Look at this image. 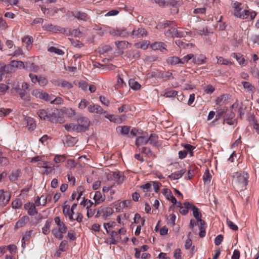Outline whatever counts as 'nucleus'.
Masks as SVG:
<instances>
[{"label":"nucleus","instance_id":"nucleus-58","mask_svg":"<svg viewBox=\"0 0 259 259\" xmlns=\"http://www.w3.org/2000/svg\"><path fill=\"white\" fill-rule=\"evenodd\" d=\"M227 224L230 229L233 231H237L238 229L237 226L234 224L231 220H229L228 219H227Z\"/></svg>","mask_w":259,"mask_h":259},{"label":"nucleus","instance_id":"nucleus-60","mask_svg":"<svg viewBox=\"0 0 259 259\" xmlns=\"http://www.w3.org/2000/svg\"><path fill=\"white\" fill-rule=\"evenodd\" d=\"M120 129V132L122 135H128L130 130V127L127 126H123L119 127Z\"/></svg>","mask_w":259,"mask_h":259},{"label":"nucleus","instance_id":"nucleus-63","mask_svg":"<svg viewBox=\"0 0 259 259\" xmlns=\"http://www.w3.org/2000/svg\"><path fill=\"white\" fill-rule=\"evenodd\" d=\"M204 90L206 94H211L214 92V88L211 84H208L204 88Z\"/></svg>","mask_w":259,"mask_h":259},{"label":"nucleus","instance_id":"nucleus-12","mask_svg":"<svg viewBox=\"0 0 259 259\" xmlns=\"http://www.w3.org/2000/svg\"><path fill=\"white\" fill-rule=\"evenodd\" d=\"M72 16L79 20L87 21L89 19L88 15L81 11H75L72 13Z\"/></svg>","mask_w":259,"mask_h":259},{"label":"nucleus","instance_id":"nucleus-46","mask_svg":"<svg viewBox=\"0 0 259 259\" xmlns=\"http://www.w3.org/2000/svg\"><path fill=\"white\" fill-rule=\"evenodd\" d=\"M48 51L52 53H55V54H57L59 55H62L64 54V52L62 50L57 49L54 47H50L48 49Z\"/></svg>","mask_w":259,"mask_h":259},{"label":"nucleus","instance_id":"nucleus-27","mask_svg":"<svg viewBox=\"0 0 259 259\" xmlns=\"http://www.w3.org/2000/svg\"><path fill=\"white\" fill-rule=\"evenodd\" d=\"M186 170L185 169H182L180 170L176 171L172 174L170 176H169V177L173 180H177L179 178H181L182 176L186 172Z\"/></svg>","mask_w":259,"mask_h":259},{"label":"nucleus","instance_id":"nucleus-29","mask_svg":"<svg viewBox=\"0 0 259 259\" xmlns=\"http://www.w3.org/2000/svg\"><path fill=\"white\" fill-rule=\"evenodd\" d=\"M190 207V209H191L193 211V215L196 220L201 218V213L200 212L199 209L198 207L195 206L192 203L191 204V206Z\"/></svg>","mask_w":259,"mask_h":259},{"label":"nucleus","instance_id":"nucleus-8","mask_svg":"<svg viewBox=\"0 0 259 259\" xmlns=\"http://www.w3.org/2000/svg\"><path fill=\"white\" fill-rule=\"evenodd\" d=\"M147 31L143 28H135L131 33V36L133 38H140L146 36Z\"/></svg>","mask_w":259,"mask_h":259},{"label":"nucleus","instance_id":"nucleus-34","mask_svg":"<svg viewBox=\"0 0 259 259\" xmlns=\"http://www.w3.org/2000/svg\"><path fill=\"white\" fill-rule=\"evenodd\" d=\"M211 175L209 172V170L208 168H207L204 174L203 177V180L204 184H209L211 180Z\"/></svg>","mask_w":259,"mask_h":259},{"label":"nucleus","instance_id":"nucleus-56","mask_svg":"<svg viewBox=\"0 0 259 259\" xmlns=\"http://www.w3.org/2000/svg\"><path fill=\"white\" fill-rule=\"evenodd\" d=\"M54 166L52 165H43L42 167L46 168L47 169L44 172V174L49 175L50 174H51L53 171L54 170Z\"/></svg>","mask_w":259,"mask_h":259},{"label":"nucleus","instance_id":"nucleus-38","mask_svg":"<svg viewBox=\"0 0 259 259\" xmlns=\"http://www.w3.org/2000/svg\"><path fill=\"white\" fill-rule=\"evenodd\" d=\"M241 83L243 86V88L247 89L248 91L254 92L255 89V87L250 82L247 81H242Z\"/></svg>","mask_w":259,"mask_h":259},{"label":"nucleus","instance_id":"nucleus-37","mask_svg":"<svg viewBox=\"0 0 259 259\" xmlns=\"http://www.w3.org/2000/svg\"><path fill=\"white\" fill-rule=\"evenodd\" d=\"M149 45H150L149 41L144 40L143 41L135 44V46L137 48H140V49H142L143 50H146L148 48V47Z\"/></svg>","mask_w":259,"mask_h":259},{"label":"nucleus","instance_id":"nucleus-6","mask_svg":"<svg viewBox=\"0 0 259 259\" xmlns=\"http://www.w3.org/2000/svg\"><path fill=\"white\" fill-rule=\"evenodd\" d=\"M32 94L36 98L42 99L46 101H51L53 99V95L50 96L47 93L41 91L39 90H33Z\"/></svg>","mask_w":259,"mask_h":259},{"label":"nucleus","instance_id":"nucleus-26","mask_svg":"<svg viewBox=\"0 0 259 259\" xmlns=\"http://www.w3.org/2000/svg\"><path fill=\"white\" fill-rule=\"evenodd\" d=\"M141 152L146 155V156L151 157L155 158V155L153 154L150 148L148 147H143L140 149Z\"/></svg>","mask_w":259,"mask_h":259},{"label":"nucleus","instance_id":"nucleus-7","mask_svg":"<svg viewBox=\"0 0 259 259\" xmlns=\"http://www.w3.org/2000/svg\"><path fill=\"white\" fill-rule=\"evenodd\" d=\"M77 122L80 127L81 132L88 128L90 126V121L89 119L85 117L80 116L77 117Z\"/></svg>","mask_w":259,"mask_h":259},{"label":"nucleus","instance_id":"nucleus-2","mask_svg":"<svg viewBox=\"0 0 259 259\" xmlns=\"http://www.w3.org/2000/svg\"><path fill=\"white\" fill-rule=\"evenodd\" d=\"M54 221L58 226V229H54L52 230V234L56 238L61 240L63 237V234L66 232L67 227L64 223L61 222L59 217H56L54 219Z\"/></svg>","mask_w":259,"mask_h":259},{"label":"nucleus","instance_id":"nucleus-19","mask_svg":"<svg viewBox=\"0 0 259 259\" xmlns=\"http://www.w3.org/2000/svg\"><path fill=\"white\" fill-rule=\"evenodd\" d=\"M93 199L95 201V206L104 200V198L102 197L101 193L100 191L95 192L93 195Z\"/></svg>","mask_w":259,"mask_h":259},{"label":"nucleus","instance_id":"nucleus-48","mask_svg":"<svg viewBox=\"0 0 259 259\" xmlns=\"http://www.w3.org/2000/svg\"><path fill=\"white\" fill-rule=\"evenodd\" d=\"M176 33H177V29H176L174 27H171L170 29H168L166 32L165 34L168 36H172V37H175L176 35Z\"/></svg>","mask_w":259,"mask_h":259},{"label":"nucleus","instance_id":"nucleus-45","mask_svg":"<svg viewBox=\"0 0 259 259\" xmlns=\"http://www.w3.org/2000/svg\"><path fill=\"white\" fill-rule=\"evenodd\" d=\"M250 122L253 123V128L255 130L256 132L259 134V124L256 122L254 116H250L249 118Z\"/></svg>","mask_w":259,"mask_h":259},{"label":"nucleus","instance_id":"nucleus-22","mask_svg":"<svg viewBox=\"0 0 259 259\" xmlns=\"http://www.w3.org/2000/svg\"><path fill=\"white\" fill-rule=\"evenodd\" d=\"M191 203L186 202L184 203V206L181 207L180 208V212L182 215H186L188 212V209H190L191 206Z\"/></svg>","mask_w":259,"mask_h":259},{"label":"nucleus","instance_id":"nucleus-42","mask_svg":"<svg viewBox=\"0 0 259 259\" xmlns=\"http://www.w3.org/2000/svg\"><path fill=\"white\" fill-rule=\"evenodd\" d=\"M45 29L48 30L49 31L57 32V31H62L63 29H58L56 26H53L52 24H47L43 26Z\"/></svg>","mask_w":259,"mask_h":259},{"label":"nucleus","instance_id":"nucleus-23","mask_svg":"<svg viewBox=\"0 0 259 259\" xmlns=\"http://www.w3.org/2000/svg\"><path fill=\"white\" fill-rule=\"evenodd\" d=\"M167 62L168 64L171 65H176L179 64H181L182 62L181 61V59L179 57L172 56L168 58L167 59Z\"/></svg>","mask_w":259,"mask_h":259},{"label":"nucleus","instance_id":"nucleus-16","mask_svg":"<svg viewBox=\"0 0 259 259\" xmlns=\"http://www.w3.org/2000/svg\"><path fill=\"white\" fill-rule=\"evenodd\" d=\"M64 127L68 132L76 131L80 132V127L78 124L70 123L64 125Z\"/></svg>","mask_w":259,"mask_h":259},{"label":"nucleus","instance_id":"nucleus-1","mask_svg":"<svg viewBox=\"0 0 259 259\" xmlns=\"http://www.w3.org/2000/svg\"><path fill=\"white\" fill-rule=\"evenodd\" d=\"M232 184L237 191H242L246 189L249 176L244 171L237 172L232 176Z\"/></svg>","mask_w":259,"mask_h":259},{"label":"nucleus","instance_id":"nucleus-35","mask_svg":"<svg viewBox=\"0 0 259 259\" xmlns=\"http://www.w3.org/2000/svg\"><path fill=\"white\" fill-rule=\"evenodd\" d=\"M130 87L134 90H138L141 88L140 84L133 79H130L128 81Z\"/></svg>","mask_w":259,"mask_h":259},{"label":"nucleus","instance_id":"nucleus-43","mask_svg":"<svg viewBox=\"0 0 259 259\" xmlns=\"http://www.w3.org/2000/svg\"><path fill=\"white\" fill-rule=\"evenodd\" d=\"M58 85H60L63 88H65L68 89H71L73 87L72 84L70 82L63 80H61L59 81Z\"/></svg>","mask_w":259,"mask_h":259},{"label":"nucleus","instance_id":"nucleus-9","mask_svg":"<svg viewBox=\"0 0 259 259\" xmlns=\"http://www.w3.org/2000/svg\"><path fill=\"white\" fill-rule=\"evenodd\" d=\"M10 198L11 195L10 193L4 190H0V205L5 206L9 203Z\"/></svg>","mask_w":259,"mask_h":259},{"label":"nucleus","instance_id":"nucleus-62","mask_svg":"<svg viewBox=\"0 0 259 259\" xmlns=\"http://www.w3.org/2000/svg\"><path fill=\"white\" fill-rule=\"evenodd\" d=\"M192 32L191 31L188 32V31H178L177 30V33H176V35L175 37H186L187 35L191 34Z\"/></svg>","mask_w":259,"mask_h":259},{"label":"nucleus","instance_id":"nucleus-14","mask_svg":"<svg viewBox=\"0 0 259 259\" xmlns=\"http://www.w3.org/2000/svg\"><path fill=\"white\" fill-rule=\"evenodd\" d=\"M206 58L202 54L194 56L193 55L192 62L196 64L201 65L206 62Z\"/></svg>","mask_w":259,"mask_h":259},{"label":"nucleus","instance_id":"nucleus-52","mask_svg":"<svg viewBox=\"0 0 259 259\" xmlns=\"http://www.w3.org/2000/svg\"><path fill=\"white\" fill-rule=\"evenodd\" d=\"M66 158V155L65 154H63L62 155H56L55 157L54 160L55 161V162L56 163H60V162H63L64 161H65Z\"/></svg>","mask_w":259,"mask_h":259},{"label":"nucleus","instance_id":"nucleus-54","mask_svg":"<svg viewBox=\"0 0 259 259\" xmlns=\"http://www.w3.org/2000/svg\"><path fill=\"white\" fill-rule=\"evenodd\" d=\"M54 98V96L53 95V99L51 101V104L59 105V104H61L63 103V100L62 99V98L59 97H56L55 98Z\"/></svg>","mask_w":259,"mask_h":259},{"label":"nucleus","instance_id":"nucleus-53","mask_svg":"<svg viewBox=\"0 0 259 259\" xmlns=\"http://www.w3.org/2000/svg\"><path fill=\"white\" fill-rule=\"evenodd\" d=\"M90 103L85 99H82L79 103L78 108L80 109H83L89 106Z\"/></svg>","mask_w":259,"mask_h":259},{"label":"nucleus","instance_id":"nucleus-15","mask_svg":"<svg viewBox=\"0 0 259 259\" xmlns=\"http://www.w3.org/2000/svg\"><path fill=\"white\" fill-rule=\"evenodd\" d=\"M29 221V218L28 216H23L16 223L15 229H18L23 227Z\"/></svg>","mask_w":259,"mask_h":259},{"label":"nucleus","instance_id":"nucleus-44","mask_svg":"<svg viewBox=\"0 0 259 259\" xmlns=\"http://www.w3.org/2000/svg\"><path fill=\"white\" fill-rule=\"evenodd\" d=\"M217 63L222 65H231L232 63L231 61H229L222 57H217Z\"/></svg>","mask_w":259,"mask_h":259},{"label":"nucleus","instance_id":"nucleus-33","mask_svg":"<svg viewBox=\"0 0 259 259\" xmlns=\"http://www.w3.org/2000/svg\"><path fill=\"white\" fill-rule=\"evenodd\" d=\"M49 112V119L48 121H50L51 122H54L56 120H57L58 118V109H55L53 112H50V111H48Z\"/></svg>","mask_w":259,"mask_h":259},{"label":"nucleus","instance_id":"nucleus-40","mask_svg":"<svg viewBox=\"0 0 259 259\" xmlns=\"http://www.w3.org/2000/svg\"><path fill=\"white\" fill-rule=\"evenodd\" d=\"M51 222L52 221L51 220H48L46 221L44 227L42 228V231L44 234L47 235L50 233V228L51 226Z\"/></svg>","mask_w":259,"mask_h":259},{"label":"nucleus","instance_id":"nucleus-5","mask_svg":"<svg viewBox=\"0 0 259 259\" xmlns=\"http://www.w3.org/2000/svg\"><path fill=\"white\" fill-rule=\"evenodd\" d=\"M113 213V209L110 207H100L95 215V218L102 217L106 220Z\"/></svg>","mask_w":259,"mask_h":259},{"label":"nucleus","instance_id":"nucleus-57","mask_svg":"<svg viewBox=\"0 0 259 259\" xmlns=\"http://www.w3.org/2000/svg\"><path fill=\"white\" fill-rule=\"evenodd\" d=\"M193 54H188L185 56H184L183 58L181 59V61L182 62L181 63V64H184L186 62H188L190 60L192 59L193 60Z\"/></svg>","mask_w":259,"mask_h":259},{"label":"nucleus","instance_id":"nucleus-13","mask_svg":"<svg viewBox=\"0 0 259 259\" xmlns=\"http://www.w3.org/2000/svg\"><path fill=\"white\" fill-rule=\"evenodd\" d=\"M24 208L28 211V213L30 215H34L37 213L34 204L30 202L24 204Z\"/></svg>","mask_w":259,"mask_h":259},{"label":"nucleus","instance_id":"nucleus-39","mask_svg":"<svg viewBox=\"0 0 259 259\" xmlns=\"http://www.w3.org/2000/svg\"><path fill=\"white\" fill-rule=\"evenodd\" d=\"M227 110V108L224 109L218 108L217 110V114L215 115V121L219 120L222 116L226 112Z\"/></svg>","mask_w":259,"mask_h":259},{"label":"nucleus","instance_id":"nucleus-18","mask_svg":"<svg viewBox=\"0 0 259 259\" xmlns=\"http://www.w3.org/2000/svg\"><path fill=\"white\" fill-rule=\"evenodd\" d=\"M25 69L28 71L36 72L39 69V67L33 63L26 62Z\"/></svg>","mask_w":259,"mask_h":259},{"label":"nucleus","instance_id":"nucleus-30","mask_svg":"<svg viewBox=\"0 0 259 259\" xmlns=\"http://www.w3.org/2000/svg\"><path fill=\"white\" fill-rule=\"evenodd\" d=\"M148 138L144 136H139L137 138L135 144L137 147H139L140 145L146 144L148 143Z\"/></svg>","mask_w":259,"mask_h":259},{"label":"nucleus","instance_id":"nucleus-3","mask_svg":"<svg viewBox=\"0 0 259 259\" xmlns=\"http://www.w3.org/2000/svg\"><path fill=\"white\" fill-rule=\"evenodd\" d=\"M11 92L12 93H16L18 94L22 99L30 101V97L27 95V92L22 89L21 85L19 82L16 80L13 81L11 83Z\"/></svg>","mask_w":259,"mask_h":259},{"label":"nucleus","instance_id":"nucleus-61","mask_svg":"<svg viewBox=\"0 0 259 259\" xmlns=\"http://www.w3.org/2000/svg\"><path fill=\"white\" fill-rule=\"evenodd\" d=\"M132 203L131 200H126L120 202V207L121 208H126L128 207L131 205Z\"/></svg>","mask_w":259,"mask_h":259},{"label":"nucleus","instance_id":"nucleus-10","mask_svg":"<svg viewBox=\"0 0 259 259\" xmlns=\"http://www.w3.org/2000/svg\"><path fill=\"white\" fill-rule=\"evenodd\" d=\"M110 238L108 241V243L111 244H117L121 240V237L118 235L116 231H112L110 232Z\"/></svg>","mask_w":259,"mask_h":259},{"label":"nucleus","instance_id":"nucleus-59","mask_svg":"<svg viewBox=\"0 0 259 259\" xmlns=\"http://www.w3.org/2000/svg\"><path fill=\"white\" fill-rule=\"evenodd\" d=\"M176 219V217L174 214L169 215L167 218L168 224H169L172 226H174L175 225Z\"/></svg>","mask_w":259,"mask_h":259},{"label":"nucleus","instance_id":"nucleus-55","mask_svg":"<svg viewBox=\"0 0 259 259\" xmlns=\"http://www.w3.org/2000/svg\"><path fill=\"white\" fill-rule=\"evenodd\" d=\"M11 110L9 108H0V116H6L10 114Z\"/></svg>","mask_w":259,"mask_h":259},{"label":"nucleus","instance_id":"nucleus-11","mask_svg":"<svg viewBox=\"0 0 259 259\" xmlns=\"http://www.w3.org/2000/svg\"><path fill=\"white\" fill-rule=\"evenodd\" d=\"M88 110L91 113H96L99 114H106V112L103 108L99 106L95 105H90L88 106Z\"/></svg>","mask_w":259,"mask_h":259},{"label":"nucleus","instance_id":"nucleus-31","mask_svg":"<svg viewBox=\"0 0 259 259\" xmlns=\"http://www.w3.org/2000/svg\"><path fill=\"white\" fill-rule=\"evenodd\" d=\"M175 43L179 48L182 49H187L193 46L192 44L186 43L180 39L176 40Z\"/></svg>","mask_w":259,"mask_h":259},{"label":"nucleus","instance_id":"nucleus-47","mask_svg":"<svg viewBox=\"0 0 259 259\" xmlns=\"http://www.w3.org/2000/svg\"><path fill=\"white\" fill-rule=\"evenodd\" d=\"M115 225H116V223L114 222H112L111 223H104V224H103L104 228L106 230L107 234L110 233L109 230L111 228H114L115 227Z\"/></svg>","mask_w":259,"mask_h":259},{"label":"nucleus","instance_id":"nucleus-24","mask_svg":"<svg viewBox=\"0 0 259 259\" xmlns=\"http://www.w3.org/2000/svg\"><path fill=\"white\" fill-rule=\"evenodd\" d=\"M31 233L32 231L30 230L26 232L25 234L23 237L21 242H22V247L23 248L25 247L26 242L29 241L31 237Z\"/></svg>","mask_w":259,"mask_h":259},{"label":"nucleus","instance_id":"nucleus-20","mask_svg":"<svg viewBox=\"0 0 259 259\" xmlns=\"http://www.w3.org/2000/svg\"><path fill=\"white\" fill-rule=\"evenodd\" d=\"M165 45L163 42H155L152 44L151 48L153 50H159L160 51L163 52V50L165 49Z\"/></svg>","mask_w":259,"mask_h":259},{"label":"nucleus","instance_id":"nucleus-28","mask_svg":"<svg viewBox=\"0 0 259 259\" xmlns=\"http://www.w3.org/2000/svg\"><path fill=\"white\" fill-rule=\"evenodd\" d=\"M148 143L153 146H156L158 143V137L156 134H151L147 139Z\"/></svg>","mask_w":259,"mask_h":259},{"label":"nucleus","instance_id":"nucleus-21","mask_svg":"<svg viewBox=\"0 0 259 259\" xmlns=\"http://www.w3.org/2000/svg\"><path fill=\"white\" fill-rule=\"evenodd\" d=\"M37 114L41 119L48 121V111H47L45 109H40L37 111Z\"/></svg>","mask_w":259,"mask_h":259},{"label":"nucleus","instance_id":"nucleus-41","mask_svg":"<svg viewBox=\"0 0 259 259\" xmlns=\"http://www.w3.org/2000/svg\"><path fill=\"white\" fill-rule=\"evenodd\" d=\"M228 100V96L226 95H223L218 97L216 99L215 102L217 105H220L221 103H225Z\"/></svg>","mask_w":259,"mask_h":259},{"label":"nucleus","instance_id":"nucleus-49","mask_svg":"<svg viewBox=\"0 0 259 259\" xmlns=\"http://www.w3.org/2000/svg\"><path fill=\"white\" fill-rule=\"evenodd\" d=\"M178 92L175 90H170L164 93L163 96L166 98H173L176 97Z\"/></svg>","mask_w":259,"mask_h":259},{"label":"nucleus","instance_id":"nucleus-64","mask_svg":"<svg viewBox=\"0 0 259 259\" xmlns=\"http://www.w3.org/2000/svg\"><path fill=\"white\" fill-rule=\"evenodd\" d=\"M195 174V168L194 166L190 167L187 174L188 179H191L193 178Z\"/></svg>","mask_w":259,"mask_h":259},{"label":"nucleus","instance_id":"nucleus-32","mask_svg":"<svg viewBox=\"0 0 259 259\" xmlns=\"http://www.w3.org/2000/svg\"><path fill=\"white\" fill-rule=\"evenodd\" d=\"M27 122L26 126L30 130H33L36 127V124L33 119L30 117L25 118Z\"/></svg>","mask_w":259,"mask_h":259},{"label":"nucleus","instance_id":"nucleus-36","mask_svg":"<svg viewBox=\"0 0 259 259\" xmlns=\"http://www.w3.org/2000/svg\"><path fill=\"white\" fill-rule=\"evenodd\" d=\"M112 177L113 179L118 183L123 181V177L118 171L113 172Z\"/></svg>","mask_w":259,"mask_h":259},{"label":"nucleus","instance_id":"nucleus-25","mask_svg":"<svg viewBox=\"0 0 259 259\" xmlns=\"http://www.w3.org/2000/svg\"><path fill=\"white\" fill-rule=\"evenodd\" d=\"M232 56L236 59L240 65H244L245 64V59L243 56L240 53H234L232 54Z\"/></svg>","mask_w":259,"mask_h":259},{"label":"nucleus","instance_id":"nucleus-50","mask_svg":"<svg viewBox=\"0 0 259 259\" xmlns=\"http://www.w3.org/2000/svg\"><path fill=\"white\" fill-rule=\"evenodd\" d=\"M20 171L16 170L12 172L10 176V180L12 181H15L19 177Z\"/></svg>","mask_w":259,"mask_h":259},{"label":"nucleus","instance_id":"nucleus-4","mask_svg":"<svg viewBox=\"0 0 259 259\" xmlns=\"http://www.w3.org/2000/svg\"><path fill=\"white\" fill-rule=\"evenodd\" d=\"M257 15V13L255 11L250 12L248 10H244L243 11L237 10L234 12V15L241 19L244 20L248 19L249 17L251 20H253Z\"/></svg>","mask_w":259,"mask_h":259},{"label":"nucleus","instance_id":"nucleus-17","mask_svg":"<svg viewBox=\"0 0 259 259\" xmlns=\"http://www.w3.org/2000/svg\"><path fill=\"white\" fill-rule=\"evenodd\" d=\"M7 67H13V68H24L25 67V64L23 63V62L21 61H15L13 60L11 61L9 65H7Z\"/></svg>","mask_w":259,"mask_h":259},{"label":"nucleus","instance_id":"nucleus-51","mask_svg":"<svg viewBox=\"0 0 259 259\" xmlns=\"http://www.w3.org/2000/svg\"><path fill=\"white\" fill-rule=\"evenodd\" d=\"M12 207L14 208H19L22 205V202L19 199H16L12 202Z\"/></svg>","mask_w":259,"mask_h":259}]
</instances>
